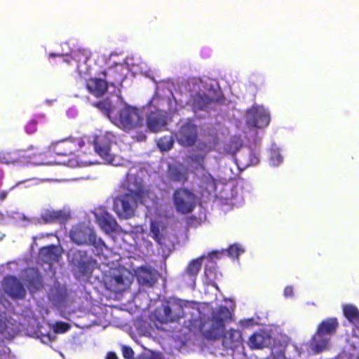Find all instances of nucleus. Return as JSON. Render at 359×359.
Listing matches in <instances>:
<instances>
[{
    "label": "nucleus",
    "instance_id": "1",
    "mask_svg": "<svg viewBox=\"0 0 359 359\" xmlns=\"http://www.w3.org/2000/svg\"><path fill=\"white\" fill-rule=\"evenodd\" d=\"M126 191L114 201V210L121 218L133 217L137 201L148 206L154 200V194L142 186L141 180H137L132 175L128 177Z\"/></svg>",
    "mask_w": 359,
    "mask_h": 359
},
{
    "label": "nucleus",
    "instance_id": "28",
    "mask_svg": "<svg viewBox=\"0 0 359 359\" xmlns=\"http://www.w3.org/2000/svg\"><path fill=\"white\" fill-rule=\"evenodd\" d=\"M203 257L193 260L188 266L186 272L190 276H195L200 271Z\"/></svg>",
    "mask_w": 359,
    "mask_h": 359
},
{
    "label": "nucleus",
    "instance_id": "19",
    "mask_svg": "<svg viewBox=\"0 0 359 359\" xmlns=\"http://www.w3.org/2000/svg\"><path fill=\"white\" fill-rule=\"evenodd\" d=\"M130 283V278L124 276L123 274H113L109 284L110 289L116 292L124 290Z\"/></svg>",
    "mask_w": 359,
    "mask_h": 359
},
{
    "label": "nucleus",
    "instance_id": "4",
    "mask_svg": "<svg viewBox=\"0 0 359 359\" xmlns=\"http://www.w3.org/2000/svg\"><path fill=\"white\" fill-rule=\"evenodd\" d=\"M168 121L169 118L166 111L154 108L146 113L144 127L150 133H158L166 128Z\"/></svg>",
    "mask_w": 359,
    "mask_h": 359
},
{
    "label": "nucleus",
    "instance_id": "42",
    "mask_svg": "<svg viewBox=\"0 0 359 359\" xmlns=\"http://www.w3.org/2000/svg\"><path fill=\"white\" fill-rule=\"evenodd\" d=\"M7 327L6 320L0 316V332H2Z\"/></svg>",
    "mask_w": 359,
    "mask_h": 359
},
{
    "label": "nucleus",
    "instance_id": "44",
    "mask_svg": "<svg viewBox=\"0 0 359 359\" xmlns=\"http://www.w3.org/2000/svg\"><path fill=\"white\" fill-rule=\"evenodd\" d=\"M107 359H118V358L114 353H109L107 355Z\"/></svg>",
    "mask_w": 359,
    "mask_h": 359
},
{
    "label": "nucleus",
    "instance_id": "41",
    "mask_svg": "<svg viewBox=\"0 0 359 359\" xmlns=\"http://www.w3.org/2000/svg\"><path fill=\"white\" fill-rule=\"evenodd\" d=\"M142 359H163V357L158 353H151L144 355Z\"/></svg>",
    "mask_w": 359,
    "mask_h": 359
},
{
    "label": "nucleus",
    "instance_id": "48",
    "mask_svg": "<svg viewBox=\"0 0 359 359\" xmlns=\"http://www.w3.org/2000/svg\"><path fill=\"white\" fill-rule=\"evenodd\" d=\"M216 253H217V252H212V253L210 255V256H212V255H215V254H216Z\"/></svg>",
    "mask_w": 359,
    "mask_h": 359
},
{
    "label": "nucleus",
    "instance_id": "6",
    "mask_svg": "<svg viewBox=\"0 0 359 359\" xmlns=\"http://www.w3.org/2000/svg\"><path fill=\"white\" fill-rule=\"evenodd\" d=\"M173 205L178 212L187 214L196 206L195 196L186 189L176 190L172 196Z\"/></svg>",
    "mask_w": 359,
    "mask_h": 359
},
{
    "label": "nucleus",
    "instance_id": "29",
    "mask_svg": "<svg viewBox=\"0 0 359 359\" xmlns=\"http://www.w3.org/2000/svg\"><path fill=\"white\" fill-rule=\"evenodd\" d=\"M93 106L97 107L103 114L109 117V114L111 109V103L107 100H103L93 104Z\"/></svg>",
    "mask_w": 359,
    "mask_h": 359
},
{
    "label": "nucleus",
    "instance_id": "38",
    "mask_svg": "<svg viewBox=\"0 0 359 359\" xmlns=\"http://www.w3.org/2000/svg\"><path fill=\"white\" fill-rule=\"evenodd\" d=\"M37 122L35 120L30 121L26 126V132L27 133H34L36 131Z\"/></svg>",
    "mask_w": 359,
    "mask_h": 359
},
{
    "label": "nucleus",
    "instance_id": "31",
    "mask_svg": "<svg viewBox=\"0 0 359 359\" xmlns=\"http://www.w3.org/2000/svg\"><path fill=\"white\" fill-rule=\"evenodd\" d=\"M181 135H197V126L191 121H187L180 128Z\"/></svg>",
    "mask_w": 359,
    "mask_h": 359
},
{
    "label": "nucleus",
    "instance_id": "47",
    "mask_svg": "<svg viewBox=\"0 0 359 359\" xmlns=\"http://www.w3.org/2000/svg\"><path fill=\"white\" fill-rule=\"evenodd\" d=\"M106 135H112V134H111V132H107V133H106Z\"/></svg>",
    "mask_w": 359,
    "mask_h": 359
},
{
    "label": "nucleus",
    "instance_id": "36",
    "mask_svg": "<svg viewBox=\"0 0 359 359\" xmlns=\"http://www.w3.org/2000/svg\"><path fill=\"white\" fill-rule=\"evenodd\" d=\"M231 142L232 144L229 147V151L233 153L241 147L242 144L238 136H234Z\"/></svg>",
    "mask_w": 359,
    "mask_h": 359
},
{
    "label": "nucleus",
    "instance_id": "37",
    "mask_svg": "<svg viewBox=\"0 0 359 359\" xmlns=\"http://www.w3.org/2000/svg\"><path fill=\"white\" fill-rule=\"evenodd\" d=\"M69 329V325L64 323H57L55 327V332L56 333H64Z\"/></svg>",
    "mask_w": 359,
    "mask_h": 359
},
{
    "label": "nucleus",
    "instance_id": "20",
    "mask_svg": "<svg viewBox=\"0 0 359 359\" xmlns=\"http://www.w3.org/2000/svg\"><path fill=\"white\" fill-rule=\"evenodd\" d=\"M212 102L205 93H197L192 97L191 106L194 111L205 110Z\"/></svg>",
    "mask_w": 359,
    "mask_h": 359
},
{
    "label": "nucleus",
    "instance_id": "35",
    "mask_svg": "<svg viewBox=\"0 0 359 359\" xmlns=\"http://www.w3.org/2000/svg\"><path fill=\"white\" fill-rule=\"evenodd\" d=\"M243 252L244 250L238 245H233L228 250L229 255L231 257H238Z\"/></svg>",
    "mask_w": 359,
    "mask_h": 359
},
{
    "label": "nucleus",
    "instance_id": "26",
    "mask_svg": "<svg viewBox=\"0 0 359 359\" xmlns=\"http://www.w3.org/2000/svg\"><path fill=\"white\" fill-rule=\"evenodd\" d=\"M163 231V226L159 222H151V235L158 243L161 242Z\"/></svg>",
    "mask_w": 359,
    "mask_h": 359
},
{
    "label": "nucleus",
    "instance_id": "25",
    "mask_svg": "<svg viewBox=\"0 0 359 359\" xmlns=\"http://www.w3.org/2000/svg\"><path fill=\"white\" fill-rule=\"evenodd\" d=\"M343 311L344 316L350 322L352 323L358 322L359 311L355 306L351 304H346L344 306Z\"/></svg>",
    "mask_w": 359,
    "mask_h": 359
},
{
    "label": "nucleus",
    "instance_id": "8",
    "mask_svg": "<svg viewBox=\"0 0 359 359\" xmlns=\"http://www.w3.org/2000/svg\"><path fill=\"white\" fill-rule=\"evenodd\" d=\"M72 241L78 245H93L96 247L102 243L100 239H97L94 231L88 226H75L70 232Z\"/></svg>",
    "mask_w": 359,
    "mask_h": 359
},
{
    "label": "nucleus",
    "instance_id": "16",
    "mask_svg": "<svg viewBox=\"0 0 359 359\" xmlns=\"http://www.w3.org/2000/svg\"><path fill=\"white\" fill-rule=\"evenodd\" d=\"M271 343V337L265 332L255 333L249 339V346L252 348L262 349L268 347Z\"/></svg>",
    "mask_w": 359,
    "mask_h": 359
},
{
    "label": "nucleus",
    "instance_id": "5",
    "mask_svg": "<svg viewBox=\"0 0 359 359\" xmlns=\"http://www.w3.org/2000/svg\"><path fill=\"white\" fill-rule=\"evenodd\" d=\"M156 316L161 323L173 322L183 318V301L172 300L156 311Z\"/></svg>",
    "mask_w": 359,
    "mask_h": 359
},
{
    "label": "nucleus",
    "instance_id": "3",
    "mask_svg": "<svg viewBox=\"0 0 359 359\" xmlns=\"http://www.w3.org/2000/svg\"><path fill=\"white\" fill-rule=\"evenodd\" d=\"M337 325L338 324L335 318L323 321L319 326L317 333L313 338L311 344V348L317 352L325 349L329 343V339L327 335L333 334Z\"/></svg>",
    "mask_w": 359,
    "mask_h": 359
},
{
    "label": "nucleus",
    "instance_id": "40",
    "mask_svg": "<svg viewBox=\"0 0 359 359\" xmlns=\"http://www.w3.org/2000/svg\"><path fill=\"white\" fill-rule=\"evenodd\" d=\"M203 158L201 156H197L194 158V164L195 166L194 167L195 169H198L199 168H203Z\"/></svg>",
    "mask_w": 359,
    "mask_h": 359
},
{
    "label": "nucleus",
    "instance_id": "32",
    "mask_svg": "<svg viewBox=\"0 0 359 359\" xmlns=\"http://www.w3.org/2000/svg\"><path fill=\"white\" fill-rule=\"evenodd\" d=\"M27 273L29 276H31L33 278L32 280H29V284L30 287L38 289L41 285V281L36 272L34 270L32 269L27 271Z\"/></svg>",
    "mask_w": 359,
    "mask_h": 359
},
{
    "label": "nucleus",
    "instance_id": "12",
    "mask_svg": "<svg viewBox=\"0 0 359 359\" xmlns=\"http://www.w3.org/2000/svg\"><path fill=\"white\" fill-rule=\"evenodd\" d=\"M5 292L12 298H22L25 295V290L15 277H7L4 279Z\"/></svg>",
    "mask_w": 359,
    "mask_h": 359
},
{
    "label": "nucleus",
    "instance_id": "45",
    "mask_svg": "<svg viewBox=\"0 0 359 359\" xmlns=\"http://www.w3.org/2000/svg\"><path fill=\"white\" fill-rule=\"evenodd\" d=\"M245 325H250L252 324V319H249V320H245Z\"/></svg>",
    "mask_w": 359,
    "mask_h": 359
},
{
    "label": "nucleus",
    "instance_id": "43",
    "mask_svg": "<svg viewBox=\"0 0 359 359\" xmlns=\"http://www.w3.org/2000/svg\"><path fill=\"white\" fill-rule=\"evenodd\" d=\"M284 294L285 297H291L292 295V288L291 287H287L285 289Z\"/></svg>",
    "mask_w": 359,
    "mask_h": 359
},
{
    "label": "nucleus",
    "instance_id": "14",
    "mask_svg": "<svg viewBox=\"0 0 359 359\" xmlns=\"http://www.w3.org/2000/svg\"><path fill=\"white\" fill-rule=\"evenodd\" d=\"M95 215L100 226L106 233H109L118 230V226L116 221L107 212H97Z\"/></svg>",
    "mask_w": 359,
    "mask_h": 359
},
{
    "label": "nucleus",
    "instance_id": "11",
    "mask_svg": "<svg viewBox=\"0 0 359 359\" xmlns=\"http://www.w3.org/2000/svg\"><path fill=\"white\" fill-rule=\"evenodd\" d=\"M71 262L83 273L90 272L93 265L92 260L87 257L85 252L77 251L69 254Z\"/></svg>",
    "mask_w": 359,
    "mask_h": 359
},
{
    "label": "nucleus",
    "instance_id": "39",
    "mask_svg": "<svg viewBox=\"0 0 359 359\" xmlns=\"http://www.w3.org/2000/svg\"><path fill=\"white\" fill-rule=\"evenodd\" d=\"M123 355L126 358H131L133 356V351L132 348L123 346L122 348Z\"/></svg>",
    "mask_w": 359,
    "mask_h": 359
},
{
    "label": "nucleus",
    "instance_id": "24",
    "mask_svg": "<svg viewBox=\"0 0 359 359\" xmlns=\"http://www.w3.org/2000/svg\"><path fill=\"white\" fill-rule=\"evenodd\" d=\"M169 175L172 180L184 182L187 180V170L182 165H175L170 168Z\"/></svg>",
    "mask_w": 359,
    "mask_h": 359
},
{
    "label": "nucleus",
    "instance_id": "7",
    "mask_svg": "<svg viewBox=\"0 0 359 359\" xmlns=\"http://www.w3.org/2000/svg\"><path fill=\"white\" fill-rule=\"evenodd\" d=\"M271 121L270 114L262 107L253 105L246 111V125L250 128H262Z\"/></svg>",
    "mask_w": 359,
    "mask_h": 359
},
{
    "label": "nucleus",
    "instance_id": "21",
    "mask_svg": "<svg viewBox=\"0 0 359 359\" xmlns=\"http://www.w3.org/2000/svg\"><path fill=\"white\" fill-rule=\"evenodd\" d=\"M42 218L46 222H53L55 220L64 221L69 218V212L63 210H46L41 215Z\"/></svg>",
    "mask_w": 359,
    "mask_h": 359
},
{
    "label": "nucleus",
    "instance_id": "27",
    "mask_svg": "<svg viewBox=\"0 0 359 359\" xmlns=\"http://www.w3.org/2000/svg\"><path fill=\"white\" fill-rule=\"evenodd\" d=\"M157 146L162 151H168L171 149L173 144V139L172 136H163L157 141Z\"/></svg>",
    "mask_w": 359,
    "mask_h": 359
},
{
    "label": "nucleus",
    "instance_id": "13",
    "mask_svg": "<svg viewBox=\"0 0 359 359\" xmlns=\"http://www.w3.org/2000/svg\"><path fill=\"white\" fill-rule=\"evenodd\" d=\"M137 278L140 284L152 286L158 279V273L149 266H142L135 271Z\"/></svg>",
    "mask_w": 359,
    "mask_h": 359
},
{
    "label": "nucleus",
    "instance_id": "15",
    "mask_svg": "<svg viewBox=\"0 0 359 359\" xmlns=\"http://www.w3.org/2000/svg\"><path fill=\"white\" fill-rule=\"evenodd\" d=\"M86 88L97 97L103 96L108 89V82L105 79L90 78L86 81Z\"/></svg>",
    "mask_w": 359,
    "mask_h": 359
},
{
    "label": "nucleus",
    "instance_id": "23",
    "mask_svg": "<svg viewBox=\"0 0 359 359\" xmlns=\"http://www.w3.org/2000/svg\"><path fill=\"white\" fill-rule=\"evenodd\" d=\"M123 67L120 65H116L114 67H110L107 71H103L102 74L104 78L107 76H109L111 78V80L109 81L111 85L112 86H115L116 82H118L123 79V75L121 73Z\"/></svg>",
    "mask_w": 359,
    "mask_h": 359
},
{
    "label": "nucleus",
    "instance_id": "46",
    "mask_svg": "<svg viewBox=\"0 0 359 359\" xmlns=\"http://www.w3.org/2000/svg\"><path fill=\"white\" fill-rule=\"evenodd\" d=\"M6 197V193H2V194H0L1 199L4 200Z\"/></svg>",
    "mask_w": 359,
    "mask_h": 359
},
{
    "label": "nucleus",
    "instance_id": "10",
    "mask_svg": "<svg viewBox=\"0 0 359 359\" xmlns=\"http://www.w3.org/2000/svg\"><path fill=\"white\" fill-rule=\"evenodd\" d=\"M111 142L107 136H95L94 147L95 152L104 161L114 165H118L115 157L110 154Z\"/></svg>",
    "mask_w": 359,
    "mask_h": 359
},
{
    "label": "nucleus",
    "instance_id": "34",
    "mask_svg": "<svg viewBox=\"0 0 359 359\" xmlns=\"http://www.w3.org/2000/svg\"><path fill=\"white\" fill-rule=\"evenodd\" d=\"M178 142L184 147L192 145L195 142L196 136H178Z\"/></svg>",
    "mask_w": 359,
    "mask_h": 359
},
{
    "label": "nucleus",
    "instance_id": "17",
    "mask_svg": "<svg viewBox=\"0 0 359 359\" xmlns=\"http://www.w3.org/2000/svg\"><path fill=\"white\" fill-rule=\"evenodd\" d=\"M183 318H187L191 323L196 324L201 319V313L195 303L183 301Z\"/></svg>",
    "mask_w": 359,
    "mask_h": 359
},
{
    "label": "nucleus",
    "instance_id": "18",
    "mask_svg": "<svg viewBox=\"0 0 359 359\" xmlns=\"http://www.w3.org/2000/svg\"><path fill=\"white\" fill-rule=\"evenodd\" d=\"M60 255V249L54 245L43 248L39 252L40 259L44 262L49 263L50 265L53 262H57Z\"/></svg>",
    "mask_w": 359,
    "mask_h": 359
},
{
    "label": "nucleus",
    "instance_id": "30",
    "mask_svg": "<svg viewBox=\"0 0 359 359\" xmlns=\"http://www.w3.org/2000/svg\"><path fill=\"white\" fill-rule=\"evenodd\" d=\"M285 346H273L267 359H287L285 355Z\"/></svg>",
    "mask_w": 359,
    "mask_h": 359
},
{
    "label": "nucleus",
    "instance_id": "49",
    "mask_svg": "<svg viewBox=\"0 0 359 359\" xmlns=\"http://www.w3.org/2000/svg\"><path fill=\"white\" fill-rule=\"evenodd\" d=\"M3 216L0 214V220L2 219Z\"/></svg>",
    "mask_w": 359,
    "mask_h": 359
},
{
    "label": "nucleus",
    "instance_id": "9",
    "mask_svg": "<svg viewBox=\"0 0 359 359\" xmlns=\"http://www.w3.org/2000/svg\"><path fill=\"white\" fill-rule=\"evenodd\" d=\"M230 317L231 313L226 307H219L217 311L213 312L210 321V336L214 338L220 336L223 333L224 321L229 319Z\"/></svg>",
    "mask_w": 359,
    "mask_h": 359
},
{
    "label": "nucleus",
    "instance_id": "33",
    "mask_svg": "<svg viewBox=\"0 0 359 359\" xmlns=\"http://www.w3.org/2000/svg\"><path fill=\"white\" fill-rule=\"evenodd\" d=\"M283 161V158L280 155L279 151L273 149L271 151L270 163L272 165H278Z\"/></svg>",
    "mask_w": 359,
    "mask_h": 359
},
{
    "label": "nucleus",
    "instance_id": "22",
    "mask_svg": "<svg viewBox=\"0 0 359 359\" xmlns=\"http://www.w3.org/2000/svg\"><path fill=\"white\" fill-rule=\"evenodd\" d=\"M241 334L238 330H231L228 331L224 337L223 344L228 348H233L240 343Z\"/></svg>",
    "mask_w": 359,
    "mask_h": 359
},
{
    "label": "nucleus",
    "instance_id": "2",
    "mask_svg": "<svg viewBox=\"0 0 359 359\" xmlns=\"http://www.w3.org/2000/svg\"><path fill=\"white\" fill-rule=\"evenodd\" d=\"M118 123L120 127L126 131L142 128L144 126V117L138 108L127 106L120 111Z\"/></svg>",
    "mask_w": 359,
    "mask_h": 359
}]
</instances>
